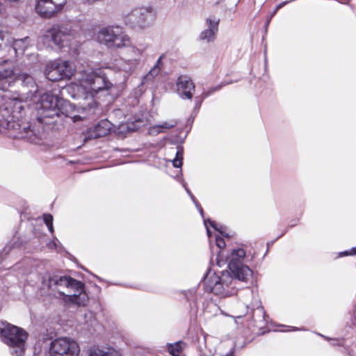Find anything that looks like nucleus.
I'll list each match as a JSON object with an SVG mask.
<instances>
[{"label":"nucleus","mask_w":356,"mask_h":356,"mask_svg":"<svg viewBox=\"0 0 356 356\" xmlns=\"http://www.w3.org/2000/svg\"><path fill=\"white\" fill-rule=\"evenodd\" d=\"M80 85L86 90H88L90 94H88L85 99L87 103L81 104V108L88 113H94L95 109L97 107V103L94 99L92 92L97 93L100 90H107L112 87L113 84L107 80L104 74L100 69L92 70L86 73L84 76L80 80Z\"/></svg>","instance_id":"obj_1"},{"label":"nucleus","mask_w":356,"mask_h":356,"mask_svg":"<svg viewBox=\"0 0 356 356\" xmlns=\"http://www.w3.org/2000/svg\"><path fill=\"white\" fill-rule=\"evenodd\" d=\"M0 335L6 344L18 348L15 351L16 356L24 354L25 342L28 338V333L24 330L7 322H1Z\"/></svg>","instance_id":"obj_2"},{"label":"nucleus","mask_w":356,"mask_h":356,"mask_svg":"<svg viewBox=\"0 0 356 356\" xmlns=\"http://www.w3.org/2000/svg\"><path fill=\"white\" fill-rule=\"evenodd\" d=\"M71 107L69 102L59 99L58 96L51 93H44L40 97L41 115L43 118H53L62 113L68 116L67 107Z\"/></svg>","instance_id":"obj_3"},{"label":"nucleus","mask_w":356,"mask_h":356,"mask_svg":"<svg viewBox=\"0 0 356 356\" xmlns=\"http://www.w3.org/2000/svg\"><path fill=\"white\" fill-rule=\"evenodd\" d=\"M74 72L72 63L60 58L49 61L44 70L45 77L52 82L70 80Z\"/></svg>","instance_id":"obj_4"},{"label":"nucleus","mask_w":356,"mask_h":356,"mask_svg":"<svg viewBox=\"0 0 356 356\" xmlns=\"http://www.w3.org/2000/svg\"><path fill=\"white\" fill-rule=\"evenodd\" d=\"M67 0H35V11L43 19L57 17L63 10Z\"/></svg>","instance_id":"obj_5"},{"label":"nucleus","mask_w":356,"mask_h":356,"mask_svg":"<svg viewBox=\"0 0 356 356\" xmlns=\"http://www.w3.org/2000/svg\"><path fill=\"white\" fill-rule=\"evenodd\" d=\"M154 18L152 8H136L124 17L125 24L133 29H143Z\"/></svg>","instance_id":"obj_6"},{"label":"nucleus","mask_w":356,"mask_h":356,"mask_svg":"<svg viewBox=\"0 0 356 356\" xmlns=\"http://www.w3.org/2000/svg\"><path fill=\"white\" fill-rule=\"evenodd\" d=\"M79 351V345L74 341L58 338L51 343L50 356H78Z\"/></svg>","instance_id":"obj_7"},{"label":"nucleus","mask_w":356,"mask_h":356,"mask_svg":"<svg viewBox=\"0 0 356 356\" xmlns=\"http://www.w3.org/2000/svg\"><path fill=\"white\" fill-rule=\"evenodd\" d=\"M71 30L67 26L55 24L47 31V37L50 38L54 44L59 48L68 44Z\"/></svg>","instance_id":"obj_8"},{"label":"nucleus","mask_w":356,"mask_h":356,"mask_svg":"<svg viewBox=\"0 0 356 356\" xmlns=\"http://www.w3.org/2000/svg\"><path fill=\"white\" fill-rule=\"evenodd\" d=\"M177 90L182 99H191L195 90V85L187 75H180L177 80Z\"/></svg>","instance_id":"obj_9"},{"label":"nucleus","mask_w":356,"mask_h":356,"mask_svg":"<svg viewBox=\"0 0 356 356\" xmlns=\"http://www.w3.org/2000/svg\"><path fill=\"white\" fill-rule=\"evenodd\" d=\"M111 129V123L108 120H102L87 130L84 134L83 140L104 137L110 133Z\"/></svg>","instance_id":"obj_10"},{"label":"nucleus","mask_w":356,"mask_h":356,"mask_svg":"<svg viewBox=\"0 0 356 356\" xmlns=\"http://www.w3.org/2000/svg\"><path fill=\"white\" fill-rule=\"evenodd\" d=\"M204 284L206 285L207 291L214 293L220 296H228L230 291L225 289L223 284L221 283L218 276H215L210 279L205 278Z\"/></svg>","instance_id":"obj_11"},{"label":"nucleus","mask_w":356,"mask_h":356,"mask_svg":"<svg viewBox=\"0 0 356 356\" xmlns=\"http://www.w3.org/2000/svg\"><path fill=\"white\" fill-rule=\"evenodd\" d=\"M122 29L120 26H113L103 28L98 32L97 39L99 42L109 47L111 42H113L115 37L118 36Z\"/></svg>","instance_id":"obj_12"},{"label":"nucleus","mask_w":356,"mask_h":356,"mask_svg":"<svg viewBox=\"0 0 356 356\" xmlns=\"http://www.w3.org/2000/svg\"><path fill=\"white\" fill-rule=\"evenodd\" d=\"M206 22L208 29L202 31L200 35V38L202 40H207V42L213 41L215 40L216 35L218 31L220 19L209 17L207 19Z\"/></svg>","instance_id":"obj_13"},{"label":"nucleus","mask_w":356,"mask_h":356,"mask_svg":"<svg viewBox=\"0 0 356 356\" xmlns=\"http://www.w3.org/2000/svg\"><path fill=\"white\" fill-rule=\"evenodd\" d=\"M8 129H10L12 127L13 129L18 130V134L17 136H15L17 138L26 139L31 143H36L37 140L40 139V137H39V136L36 134L34 131L30 128V127H24L22 128L21 125L18 123L15 124V122H8Z\"/></svg>","instance_id":"obj_14"},{"label":"nucleus","mask_w":356,"mask_h":356,"mask_svg":"<svg viewBox=\"0 0 356 356\" xmlns=\"http://www.w3.org/2000/svg\"><path fill=\"white\" fill-rule=\"evenodd\" d=\"M88 356H122V355L111 346H92L88 350Z\"/></svg>","instance_id":"obj_15"},{"label":"nucleus","mask_w":356,"mask_h":356,"mask_svg":"<svg viewBox=\"0 0 356 356\" xmlns=\"http://www.w3.org/2000/svg\"><path fill=\"white\" fill-rule=\"evenodd\" d=\"M50 282L53 283L55 285L60 286H66L67 287H74L76 289H82L83 287V283L80 281H78L71 277L67 276H61V277H51L49 280Z\"/></svg>","instance_id":"obj_16"},{"label":"nucleus","mask_w":356,"mask_h":356,"mask_svg":"<svg viewBox=\"0 0 356 356\" xmlns=\"http://www.w3.org/2000/svg\"><path fill=\"white\" fill-rule=\"evenodd\" d=\"M245 254V251L243 248L233 250L229 256V269H234L236 267L244 265L243 261Z\"/></svg>","instance_id":"obj_17"},{"label":"nucleus","mask_w":356,"mask_h":356,"mask_svg":"<svg viewBox=\"0 0 356 356\" xmlns=\"http://www.w3.org/2000/svg\"><path fill=\"white\" fill-rule=\"evenodd\" d=\"M230 270L236 279L244 282H248L252 276V270L246 265L240 266Z\"/></svg>","instance_id":"obj_18"},{"label":"nucleus","mask_w":356,"mask_h":356,"mask_svg":"<svg viewBox=\"0 0 356 356\" xmlns=\"http://www.w3.org/2000/svg\"><path fill=\"white\" fill-rule=\"evenodd\" d=\"M131 43L129 37L122 29L118 36L115 37L113 42H111L109 47L121 49L130 46Z\"/></svg>","instance_id":"obj_19"},{"label":"nucleus","mask_w":356,"mask_h":356,"mask_svg":"<svg viewBox=\"0 0 356 356\" xmlns=\"http://www.w3.org/2000/svg\"><path fill=\"white\" fill-rule=\"evenodd\" d=\"M186 346V343L183 341H179L174 343H168L167 350L172 356H181L183 350Z\"/></svg>","instance_id":"obj_20"},{"label":"nucleus","mask_w":356,"mask_h":356,"mask_svg":"<svg viewBox=\"0 0 356 356\" xmlns=\"http://www.w3.org/2000/svg\"><path fill=\"white\" fill-rule=\"evenodd\" d=\"M76 289L79 291V293L78 295H74L73 301L79 306H85L88 301V297L84 291V286L83 287V289Z\"/></svg>","instance_id":"obj_21"},{"label":"nucleus","mask_w":356,"mask_h":356,"mask_svg":"<svg viewBox=\"0 0 356 356\" xmlns=\"http://www.w3.org/2000/svg\"><path fill=\"white\" fill-rule=\"evenodd\" d=\"M219 280H220L221 283L223 284L225 289L229 290L233 282V277L230 274L223 273L221 277H219Z\"/></svg>","instance_id":"obj_22"},{"label":"nucleus","mask_w":356,"mask_h":356,"mask_svg":"<svg viewBox=\"0 0 356 356\" xmlns=\"http://www.w3.org/2000/svg\"><path fill=\"white\" fill-rule=\"evenodd\" d=\"M183 149H178L175 158L172 160V165L175 168H180L182 165Z\"/></svg>","instance_id":"obj_23"},{"label":"nucleus","mask_w":356,"mask_h":356,"mask_svg":"<svg viewBox=\"0 0 356 356\" xmlns=\"http://www.w3.org/2000/svg\"><path fill=\"white\" fill-rule=\"evenodd\" d=\"M44 222L47 226L49 231L51 233L54 232V227H53V216L50 213H44L43 215Z\"/></svg>","instance_id":"obj_24"},{"label":"nucleus","mask_w":356,"mask_h":356,"mask_svg":"<svg viewBox=\"0 0 356 356\" xmlns=\"http://www.w3.org/2000/svg\"><path fill=\"white\" fill-rule=\"evenodd\" d=\"M13 75L14 72L10 69H0V81L12 77Z\"/></svg>","instance_id":"obj_25"},{"label":"nucleus","mask_w":356,"mask_h":356,"mask_svg":"<svg viewBox=\"0 0 356 356\" xmlns=\"http://www.w3.org/2000/svg\"><path fill=\"white\" fill-rule=\"evenodd\" d=\"M161 58L162 57H160L157 62H156V64L151 69V70L149 72V74L152 76H154V75H156L157 74H159V71H160V68L159 67V65L161 62Z\"/></svg>","instance_id":"obj_26"},{"label":"nucleus","mask_w":356,"mask_h":356,"mask_svg":"<svg viewBox=\"0 0 356 356\" xmlns=\"http://www.w3.org/2000/svg\"><path fill=\"white\" fill-rule=\"evenodd\" d=\"M176 125H177V122H175V121H172L170 122H163L160 126V127L163 128V129H169L175 127Z\"/></svg>","instance_id":"obj_27"},{"label":"nucleus","mask_w":356,"mask_h":356,"mask_svg":"<svg viewBox=\"0 0 356 356\" xmlns=\"http://www.w3.org/2000/svg\"><path fill=\"white\" fill-rule=\"evenodd\" d=\"M216 244L220 248L225 246V241L221 237H218L216 238Z\"/></svg>","instance_id":"obj_28"},{"label":"nucleus","mask_w":356,"mask_h":356,"mask_svg":"<svg viewBox=\"0 0 356 356\" xmlns=\"http://www.w3.org/2000/svg\"><path fill=\"white\" fill-rule=\"evenodd\" d=\"M31 77L28 74H19L16 79H18V80H22V81H25L28 79H31Z\"/></svg>","instance_id":"obj_29"},{"label":"nucleus","mask_w":356,"mask_h":356,"mask_svg":"<svg viewBox=\"0 0 356 356\" xmlns=\"http://www.w3.org/2000/svg\"><path fill=\"white\" fill-rule=\"evenodd\" d=\"M343 255H355L356 254V248H353L350 251H345L342 253Z\"/></svg>","instance_id":"obj_30"},{"label":"nucleus","mask_w":356,"mask_h":356,"mask_svg":"<svg viewBox=\"0 0 356 356\" xmlns=\"http://www.w3.org/2000/svg\"><path fill=\"white\" fill-rule=\"evenodd\" d=\"M282 3H280L279 5H277V6H276V8H275V10H274L273 13H272L271 17H272L273 16H274V15L276 14V13L278 11V10H279L280 8H281V7H282Z\"/></svg>","instance_id":"obj_31"},{"label":"nucleus","mask_w":356,"mask_h":356,"mask_svg":"<svg viewBox=\"0 0 356 356\" xmlns=\"http://www.w3.org/2000/svg\"><path fill=\"white\" fill-rule=\"evenodd\" d=\"M210 225L211 226L214 228L215 229H217V228L216 227V223L213 221H210Z\"/></svg>","instance_id":"obj_32"},{"label":"nucleus","mask_w":356,"mask_h":356,"mask_svg":"<svg viewBox=\"0 0 356 356\" xmlns=\"http://www.w3.org/2000/svg\"><path fill=\"white\" fill-rule=\"evenodd\" d=\"M224 356H233V354L232 353H229Z\"/></svg>","instance_id":"obj_33"},{"label":"nucleus","mask_w":356,"mask_h":356,"mask_svg":"<svg viewBox=\"0 0 356 356\" xmlns=\"http://www.w3.org/2000/svg\"><path fill=\"white\" fill-rule=\"evenodd\" d=\"M137 51H138V54H140V55L142 54V52L138 49H137Z\"/></svg>","instance_id":"obj_34"},{"label":"nucleus","mask_w":356,"mask_h":356,"mask_svg":"<svg viewBox=\"0 0 356 356\" xmlns=\"http://www.w3.org/2000/svg\"><path fill=\"white\" fill-rule=\"evenodd\" d=\"M38 120L39 122H42V118H38Z\"/></svg>","instance_id":"obj_35"},{"label":"nucleus","mask_w":356,"mask_h":356,"mask_svg":"<svg viewBox=\"0 0 356 356\" xmlns=\"http://www.w3.org/2000/svg\"><path fill=\"white\" fill-rule=\"evenodd\" d=\"M8 1H16L17 0H8Z\"/></svg>","instance_id":"obj_36"}]
</instances>
